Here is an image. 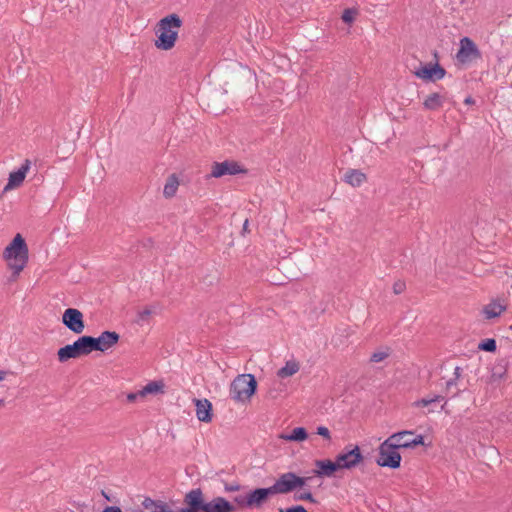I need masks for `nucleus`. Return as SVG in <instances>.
I'll return each mask as SVG.
<instances>
[{"label": "nucleus", "instance_id": "nucleus-1", "mask_svg": "<svg viewBox=\"0 0 512 512\" xmlns=\"http://www.w3.org/2000/svg\"><path fill=\"white\" fill-rule=\"evenodd\" d=\"M183 24L179 15L172 13L160 19L156 26L155 46L161 50H170L175 46L178 32Z\"/></svg>", "mask_w": 512, "mask_h": 512}, {"label": "nucleus", "instance_id": "nucleus-2", "mask_svg": "<svg viewBox=\"0 0 512 512\" xmlns=\"http://www.w3.org/2000/svg\"><path fill=\"white\" fill-rule=\"evenodd\" d=\"M3 256L8 261V266L12 270L11 280L14 281L25 268L29 258L28 246L21 234H16L5 248Z\"/></svg>", "mask_w": 512, "mask_h": 512}, {"label": "nucleus", "instance_id": "nucleus-3", "mask_svg": "<svg viewBox=\"0 0 512 512\" xmlns=\"http://www.w3.org/2000/svg\"><path fill=\"white\" fill-rule=\"evenodd\" d=\"M257 390V381L252 374L238 375L230 385V396L236 402L249 401Z\"/></svg>", "mask_w": 512, "mask_h": 512}, {"label": "nucleus", "instance_id": "nucleus-4", "mask_svg": "<svg viewBox=\"0 0 512 512\" xmlns=\"http://www.w3.org/2000/svg\"><path fill=\"white\" fill-rule=\"evenodd\" d=\"M396 438H387L379 446V454L376 459V463L381 467H388L391 469H397L401 465V455L398 452L397 446L392 442Z\"/></svg>", "mask_w": 512, "mask_h": 512}, {"label": "nucleus", "instance_id": "nucleus-5", "mask_svg": "<svg viewBox=\"0 0 512 512\" xmlns=\"http://www.w3.org/2000/svg\"><path fill=\"white\" fill-rule=\"evenodd\" d=\"M90 347L87 340V335L80 336L72 344L65 345L57 351L58 360L61 363L67 362L70 359L79 358L84 355L90 354Z\"/></svg>", "mask_w": 512, "mask_h": 512}, {"label": "nucleus", "instance_id": "nucleus-6", "mask_svg": "<svg viewBox=\"0 0 512 512\" xmlns=\"http://www.w3.org/2000/svg\"><path fill=\"white\" fill-rule=\"evenodd\" d=\"M341 469L351 470L363 462L364 456L358 445H349L336 456Z\"/></svg>", "mask_w": 512, "mask_h": 512}, {"label": "nucleus", "instance_id": "nucleus-7", "mask_svg": "<svg viewBox=\"0 0 512 512\" xmlns=\"http://www.w3.org/2000/svg\"><path fill=\"white\" fill-rule=\"evenodd\" d=\"M120 335L115 331H103L98 337L87 335L90 351L105 352L118 343Z\"/></svg>", "mask_w": 512, "mask_h": 512}, {"label": "nucleus", "instance_id": "nucleus-8", "mask_svg": "<svg viewBox=\"0 0 512 512\" xmlns=\"http://www.w3.org/2000/svg\"><path fill=\"white\" fill-rule=\"evenodd\" d=\"M388 438H396L392 443L397 446V449H413L419 445H424V436L415 435V432L411 430L393 433Z\"/></svg>", "mask_w": 512, "mask_h": 512}, {"label": "nucleus", "instance_id": "nucleus-9", "mask_svg": "<svg viewBox=\"0 0 512 512\" xmlns=\"http://www.w3.org/2000/svg\"><path fill=\"white\" fill-rule=\"evenodd\" d=\"M61 320L63 325L74 334H81L85 330L83 313L76 308H67Z\"/></svg>", "mask_w": 512, "mask_h": 512}, {"label": "nucleus", "instance_id": "nucleus-10", "mask_svg": "<svg viewBox=\"0 0 512 512\" xmlns=\"http://www.w3.org/2000/svg\"><path fill=\"white\" fill-rule=\"evenodd\" d=\"M413 74L423 81L426 82H436L441 80L446 75V70L438 63V61L434 64L428 63L425 65H420Z\"/></svg>", "mask_w": 512, "mask_h": 512}, {"label": "nucleus", "instance_id": "nucleus-11", "mask_svg": "<svg viewBox=\"0 0 512 512\" xmlns=\"http://www.w3.org/2000/svg\"><path fill=\"white\" fill-rule=\"evenodd\" d=\"M479 58H481V52L477 45L469 37H463L460 40V48L456 54L458 62L466 64Z\"/></svg>", "mask_w": 512, "mask_h": 512}, {"label": "nucleus", "instance_id": "nucleus-12", "mask_svg": "<svg viewBox=\"0 0 512 512\" xmlns=\"http://www.w3.org/2000/svg\"><path fill=\"white\" fill-rule=\"evenodd\" d=\"M246 172L247 170L242 168L236 161L225 160L223 162H214L209 176L220 178L225 175H237Z\"/></svg>", "mask_w": 512, "mask_h": 512}, {"label": "nucleus", "instance_id": "nucleus-13", "mask_svg": "<svg viewBox=\"0 0 512 512\" xmlns=\"http://www.w3.org/2000/svg\"><path fill=\"white\" fill-rule=\"evenodd\" d=\"M274 495L271 487L267 488H256L248 493L247 502L249 503V509L261 508L269 499L270 496Z\"/></svg>", "mask_w": 512, "mask_h": 512}, {"label": "nucleus", "instance_id": "nucleus-14", "mask_svg": "<svg viewBox=\"0 0 512 512\" xmlns=\"http://www.w3.org/2000/svg\"><path fill=\"white\" fill-rule=\"evenodd\" d=\"M315 466L317 469H315L313 473L317 477H332L335 472L341 470L336 458L335 461H331L329 459L316 460Z\"/></svg>", "mask_w": 512, "mask_h": 512}, {"label": "nucleus", "instance_id": "nucleus-15", "mask_svg": "<svg viewBox=\"0 0 512 512\" xmlns=\"http://www.w3.org/2000/svg\"><path fill=\"white\" fill-rule=\"evenodd\" d=\"M30 165V160L26 159L17 171L11 172L9 175L8 183L4 188V191H7L15 187H19L23 183L26 174L30 169Z\"/></svg>", "mask_w": 512, "mask_h": 512}, {"label": "nucleus", "instance_id": "nucleus-16", "mask_svg": "<svg viewBox=\"0 0 512 512\" xmlns=\"http://www.w3.org/2000/svg\"><path fill=\"white\" fill-rule=\"evenodd\" d=\"M196 416L199 421L209 423L212 420V403L208 399H194Z\"/></svg>", "mask_w": 512, "mask_h": 512}, {"label": "nucleus", "instance_id": "nucleus-17", "mask_svg": "<svg viewBox=\"0 0 512 512\" xmlns=\"http://www.w3.org/2000/svg\"><path fill=\"white\" fill-rule=\"evenodd\" d=\"M289 476H292V472L280 475L275 483L270 486L274 494H287L293 491V481Z\"/></svg>", "mask_w": 512, "mask_h": 512}, {"label": "nucleus", "instance_id": "nucleus-18", "mask_svg": "<svg viewBox=\"0 0 512 512\" xmlns=\"http://www.w3.org/2000/svg\"><path fill=\"white\" fill-rule=\"evenodd\" d=\"M506 309L507 307L505 304L501 303L499 299H495L484 306L483 314L486 319H492L499 317L504 311H506Z\"/></svg>", "mask_w": 512, "mask_h": 512}, {"label": "nucleus", "instance_id": "nucleus-19", "mask_svg": "<svg viewBox=\"0 0 512 512\" xmlns=\"http://www.w3.org/2000/svg\"><path fill=\"white\" fill-rule=\"evenodd\" d=\"M366 179V175L357 169H349L344 175V181L353 187L361 186Z\"/></svg>", "mask_w": 512, "mask_h": 512}, {"label": "nucleus", "instance_id": "nucleus-20", "mask_svg": "<svg viewBox=\"0 0 512 512\" xmlns=\"http://www.w3.org/2000/svg\"><path fill=\"white\" fill-rule=\"evenodd\" d=\"M279 438L289 442H302L308 438V433L304 427H296L290 434H281Z\"/></svg>", "mask_w": 512, "mask_h": 512}, {"label": "nucleus", "instance_id": "nucleus-21", "mask_svg": "<svg viewBox=\"0 0 512 512\" xmlns=\"http://www.w3.org/2000/svg\"><path fill=\"white\" fill-rule=\"evenodd\" d=\"M179 186L177 177L173 174L170 175L164 185L163 194L166 198H171L175 195Z\"/></svg>", "mask_w": 512, "mask_h": 512}, {"label": "nucleus", "instance_id": "nucleus-22", "mask_svg": "<svg viewBox=\"0 0 512 512\" xmlns=\"http://www.w3.org/2000/svg\"><path fill=\"white\" fill-rule=\"evenodd\" d=\"M443 104L442 96L439 93L430 94L423 102L425 109L437 110Z\"/></svg>", "mask_w": 512, "mask_h": 512}, {"label": "nucleus", "instance_id": "nucleus-23", "mask_svg": "<svg viewBox=\"0 0 512 512\" xmlns=\"http://www.w3.org/2000/svg\"><path fill=\"white\" fill-rule=\"evenodd\" d=\"M299 364L295 361L286 362L285 366L278 370L277 375L281 378L289 377L297 373Z\"/></svg>", "mask_w": 512, "mask_h": 512}, {"label": "nucleus", "instance_id": "nucleus-24", "mask_svg": "<svg viewBox=\"0 0 512 512\" xmlns=\"http://www.w3.org/2000/svg\"><path fill=\"white\" fill-rule=\"evenodd\" d=\"M163 387V383L151 381L140 390V394H142V397H145L148 394L163 392Z\"/></svg>", "mask_w": 512, "mask_h": 512}, {"label": "nucleus", "instance_id": "nucleus-25", "mask_svg": "<svg viewBox=\"0 0 512 512\" xmlns=\"http://www.w3.org/2000/svg\"><path fill=\"white\" fill-rule=\"evenodd\" d=\"M478 349L486 352H495L497 349L496 340L493 338H487L479 342Z\"/></svg>", "mask_w": 512, "mask_h": 512}, {"label": "nucleus", "instance_id": "nucleus-26", "mask_svg": "<svg viewBox=\"0 0 512 512\" xmlns=\"http://www.w3.org/2000/svg\"><path fill=\"white\" fill-rule=\"evenodd\" d=\"M444 399L443 396L441 395H435L434 397H431V398H422L420 400H417L414 404L415 406L417 407H427V406H430L436 402H440Z\"/></svg>", "mask_w": 512, "mask_h": 512}, {"label": "nucleus", "instance_id": "nucleus-27", "mask_svg": "<svg viewBox=\"0 0 512 512\" xmlns=\"http://www.w3.org/2000/svg\"><path fill=\"white\" fill-rule=\"evenodd\" d=\"M247 499H248V493L246 495L235 496L233 498V502H230V503L233 504L236 507V509H238V507L249 509V503L247 502ZM236 511L237 510H235L234 512H236Z\"/></svg>", "mask_w": 512, "mask_h": 512}, {"label": "nucleus", "instance_id": "nucleus-28", "mask_svg": "<svg viewBox=\"0 0 512 512\" xmlns=\"http://www.w3.org/2000/svg\"><path fill=\"white\" fill-rule=\"evenodd\" d=\"M505 372H506V369L505 367L501 366V365H497L495 367H493L492 369V374H491V382H498L500 381L503 376L505 375Z\"/></svg>", "mask_w": 512, "mask_h": 512}, {"label": "nucleus", "instance_id": "nucleus-29", "mask_svg": "<svg viewBox=\"0 0 512 512\" xmlns=\"http://www.w3.org/2000/svg\"><path fill=\"white\" fill-rule=\"evenodd\" d=\"M291 480L293 481V490H295L297 487H303L306 485L307 481L310 480V477H300L292 472V476H289Z\"/></svg>", "mask_w": 512, "mask_h": 512}, {"label": "nucleus", "instance_id": "nucleus-30", "mask_svg": "<svg viewBox=\"0 0 512 512\" xmlns=\"http://www.w3.org/2000/svg\"><path fill=\"white\" fill-rule=\"evenodd\" d=\"M294 500L296 501H309L311 503H317V500L314 498L311 492H301L294 494Z\"/></svg>", "mask_w": 512, "mask_h": 512}, {"label": "nucleus", "instance_id": "nucleus-31", "mask_svg": "<svg viewBox=\"0 0 512 512\" xmlns=\"http://www.w3.org/2000/svg\"><path fill=\"white\" fill-rule=\"evenodd\" d=\"M356 15H357L356 9L347 8L344 10L341 18L345 23H352L354 21Z\"/></svg>", "mask_w": 512, "mask_h": 512}, {"label": "nucleus", "instance_id": "nucleus-32", "mask_svg": "<svg viewBox=\"0 0 512 512\" xmlns=\"http://www.w3.org/2000/svg\"><path fill=\"white\" fill-rule=\"evenodd\" d=\"M74 508H76L79 512H95V507L92 504L84 503V502H74Z\"/></svg>", "mask_w": 512, "mask_h": 512}, {"label": "nucleus", "instance_id": "nucleus-33", "mask_svg": "<svg viewBox=\"0 0 512 512\" xmlns=\"http://www.w3.org/2000/svg\"><path fill=\"white\" fill-rule=\"evenodd\" d=\"M388 356H389V354L385 351L374 352L370 356V362L378 363V362L385 360Z\"/></svg>", "mask_w": 512, "mask_h": 512}, {"label": "nucleus", "instance_id": "nucleus-34", "mask_svg": "<svg viewBox=\"0 0 512 512\" xmlns=\"http://www.w3.org/2000/svg\"><path fill=\"white\" fill-rule=\"evenodd\" d=\"M279 512H308L306 508L302 505H295L288 508H279Z\"/></svg>", "mask_w": 512, "mask_h": 512}, {"label": "nucleus", "instance_id": "nucleus-35", "mask_svg": "<svg viewBox=\"0 0 512 512\" xmlns=\"http://www.w3.org/2000/svg\"><path fill=\"white\" fill-rule=\"evenodd\" d=\"M158 500H154L150 497H145V499L142 501L141 505L144 509L148 510L151 508H155Z\"/></svg>", "mask_w": 512, "mask_h": 512}, {"label": "nucleus", "instance_id": "nucleus-36", "mask_svg": "<svg viewBox=\"0 0 512 512\" xmlns=\"http://www.w3.org/2000/svg\"><path fill=\"white\" fill-rule=\"evenodd\" d=\"M155 509L157 512H173L170 506L166 502L161 500L157 501Z\"/></svg>", "mask_w": 512, "mask_h": 512}, {"label": "nucleus", "instance_id": "nucleus-37", "mask_svg": "<svg viewBox=\"0 0 512 512\" xmlns=\"http://www.w3.org/2000/svg\"><path fill=\"white\" fill-rule=\"evenodd\" d=\"M406 288V285H405V282L403 281H396L394 284H393V291L395 294H401Z\"/></svg>", "mask_w": 512, "mask_h": 512}, {"label": "nucleus", "instance_id": "nucleus-38", "mask_svg": "<svg viewBox=\"0 0 512 512\" xmlns=\"http://www.w3.org/2000/svg\"><path fill=\"white\" fill-rule=\"evenodd\" d=\"M316 433L318 435L322 436L323 438L327 439V440H330V438H331L330 431L325 426L317 427V432Z\"/></svg>", "mask_w": 512, "mask_h": 512}, {"label": "nucleus", "instance_id": "nucleus-39", "mask_svg": "<svg viewBox=\"0 0 512 512\" xmlns=\"http://www.w3.org/2000/svg\"><path fill=\"white\" fill-rule=\"evenodd\" d=\"M241 485L238 483H226L224 485L225 492H235L241 490Z\"/></svg>", "mask_w": 512, "mask_h": 512}, {"label": "nucleus", "instance_id": "nucleus-40", "mask_svg": "<svg viewBox=\"0 0 512 512\" xmlns=\"http://www.w3.org/2000/svg\"><path fill=\"white\" fill-rule=\"evenodd\" d=\"M138 398H143L142 394H140V390L137 392L128 393L126 396V399L129 403L135 402Z\"/></svg>", "mask_w": 512, "mask_h": 512}, {"label": "nucleus", "instance_id": "nucleus-41", "mask_svg": "<svg viewBox=\"0 0 512 512\" xmlns=\"http://www.w3.org/2000/svg\"><path fill=\"white\" fill-rule=\"evenodd\" d=\"M457 381H458V379H455V378L453 377V378H451L450 380H448V381L446 382V387H445V389H446V392H447V393H449V392L451 391V389L456 385Z\"/></svg>", "mask_w": 512, "mask_h": 512}, {"label": "nucleus", "instance_id": "nucleus-42", "mask_svg": "<svg viewBox=\"0 0 512 512\" xmlns=\"http://www.w3.org/2000/svg\"><path fill=\"white\" fill-rule=\"evenodd\" d=\"M457 381H458V379H455V378L453 377V378H451L450 380H448V381L446 382V387H445V389H446V392H447V393H449V392L451 391V389L456 385Z\"/></svg>", "mask_w": 512, "mask_h": 512}, {"label": "nucleus", "instance_id": "nucleus-43", "mask_svg": "<svg viewBox=\"0 0 512 512\" xmlns=\"http://www.w3.org/2000/svg\"><path fill=\"white\" fill-rule=\"evenodd\" d=\"M150 315H151V310L146 308L143 311L139 312V319L146 320Z\"/></svg>", "mask_w": 512, "mask_h": 512}, {"label": "nucleus", "instance_id": "nucleus-44", "mask_svg": "<svg viewBox=\"0 0 512 512\" xmlns=\"http://www.w3.org/2000/svg\"><path fill=\"white\" fill-rule=\"evenodd\" d=\"M102 512H122V510L119 506H107Z\"/></svg>", "mask_w": 512, "mask_h": 512}, {"label": "nucleus", "instance_id": "nucleus-45", "mask_svg": "<svg viewBox=\"0 0 512 512\" xmlns=\"http://www.w3.org/2000/svg\"><path fill=\"white\" fill-rule=\"evenodd\" d=\"M461 374H462V369L459 366L455 367L454 378L459 380L461 377Z\"/></svg>", "mask_w": 512, "mask_h": 512}, {"label": "nucleus", "instance_id": "nucleus-46", "mask_svg": "<svg viewBox=\"0 0 512 512\" xmlns=\"http://www.w3.org/2000/svg\"><path fill=\"white\" fill-rule=\"evenodd\" d=\"M464 103L471 105L475 103V100L471 96H468L467 98H465Z\"/></svg>", "mask_w": 512, "mask_h": 512}, {"label": "nucleus", "instance_id": "nucleus-47", "mask_svg": "<svg viewBox=\"0 0 512 512\" xmlns=\"http://www.w3.org/2000/svg\"><path fill=\"white\" fill-rule=\"evenodd\" d=\"M101 495L107 500V501H112V499L110 498V496L108 495V493L105 491V490H102L101 491Z\"/></svg>", "mask_w": 512, "mask_h": 512}, {"label": "nucleus", "instance_id": "nucleus-48", "mask_svg": "<svg viewBox=\"0 0 512 512\" xmlns=\"http://www.w3.org/2000/svg\"><path fill=\"white\" fill-rule=\"evenodd\" d=\"M9 372L0 370V381H3Z\"/></svg>", "mask_w": 512, "mask_h": 512}, {"label": "nucleus", "instance_id": "nucleus-49", "mask_svg": "<svg viewBox=\"0 0 512 512\" xmlns=\"http://www.w3.org/2000/svg\"><path fill=\"white\" fill-rule=\"evenodd\" d=\"M247 226H248V220H245L244 225H243V229L246 230Z\"/></svg>", "mask_w": 512, "mask_h": 512}, {"label": "nucleus", "instance_id": "nucleus-50", "mask_svg": "<svg viewBox=\"0 0 512 512\" xmlns=\"http://www.w3.org/2000/svg\"><path fill=\"white\" fill-rule=\"evenodd\" d=\"M5 405V402L3 399H0V408L3 407Z\"/></svg>", "mask_w": 512, "mask_h": 512}, {"label": "nucleus", "instance_id": "nucleus-51", "mask_svg": "<svg viewBox=\"0 0 512 512\" xmlns=\"http://www.w3.org/2000/svg\"><path fill=\"white\" fill-rule=\"evenodd\" d=\"M459 392H460V391H459V390H457L456 392H454V393H453V395H452V396H453V397H454V396H457V395L459 394Z\"/></svg>", "mask_w": 512, "mask_h": 512}, {"label": "nucleus", "instance_id": "nucleus-52", "mask_svg": "<svg viewBox=\"0 0 512 512\" xmlns=\"http://www.w3.org/2000/svg\"><path fill=\"white\" fill-rule=\"evenodd\" d=\"M510 329L512 330V323H511Z\"/></svg>", "mask_w": 512, "mask_h": 512}]
</instances>
